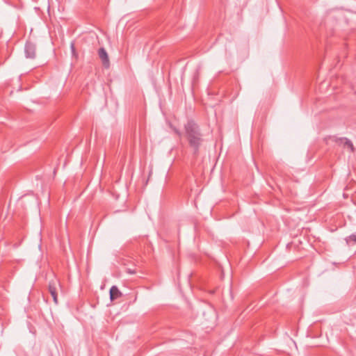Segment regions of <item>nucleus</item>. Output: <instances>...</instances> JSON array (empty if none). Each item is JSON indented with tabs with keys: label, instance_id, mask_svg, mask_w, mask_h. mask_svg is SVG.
<instances>
[{
	"label": "nucleus",
	"instance_id": "nucleus-2",
	"mask_svg": "<svg viewBox=\"0 0 356 356\" xmlns=\"http://www.w3.org/2000/svg\"><path fill=\"white\" fill-rule=\"evenodd\" d=\"M60 287V281L58 278L54 277L49 282L48 289L49 292L53 298V300L56 305H58V288Z\"/></svg>",
	"mask_w": 356,
	"mask_h": 356
},
{
	"label": "nucleus",
	"instance_id": "nucleus-5",
	"mask_svg": "<svg viewBox=\"0 0 356 356\" xmlns=\"http://www.w3.org/2000/svg\"><path fill=\"white\" fill-rule=\"evenodd\" d=\"M110 300L113 301L122 296V292L118 289L116 286H112L110 289Z\"/></svg>",
	"mask_w": 356,
	"mask_h": 356
},
{
	"label": "nucleus",
	"instance_id": "nucleus-10",
	"mask_svg": "<svg viewBox=\"0 0 356 356\" xmlns=\"http://www.w3.org/2000/svg\"><path fill=\"white\" fill-rule=\"evenodd\" d=\"M175 133L179 136H181V133L177 130V129H175Z\"/></svg>",
	"mask_w": 356,
	"mask_h": 356
},
{
	"label": "nucleus",
	"instance_id": "nucleus-8",
	"mask_svg": "<svg viewBox=\"0 0 356 356\" xmlns=\"http://www.w3.org/2000/svg\"><path fill=\"white\" fill-rule=\"evenodd\" d=\"M126 272L129 274L133 275L136 273V270L135 269L126 268Z\"/></svg>",
	"mask_w": 356,
	"mask_h": 356
},
{
	"label": "nucleus",
	"instance_id": "nucleus-7",
	"mask_svg": "<svg viewBox=\"0 0 356 356\" xmlns=\"http://www.w3.org/2000/svg\"><path fill=\"white\" fill-rule=\"evenodd\" d=\"M346 245L352 246L356 244V232L345 238Z\"/></svg>",
	"mask_w": 356,
	"mask_h": 356
},
{
	"label": "nucleus",
	"instance_id": "nucleus-6",
	"mask_svg": "<svg viewBox=\"0 0 356 356\" xmlns=\"http://www.w3.org/2000/svg\"><path fill=\"white\" fill-rule=\"evenodd\" d=\"M339 144L343 145L344 147H347L350 149L352 152H354L355 147L353 143L346 138H339L337 141Z\"/></svg>",
	"mask_w": 356,
	"mask_h": 356
},
{
	"label": "nucleus",
	"instance_id": "nucleus-9",
	"mask_svg": "<svg viewBox=\"0 0 356 356\" xmlns=\"http://www.w3.org/2000/svg\"><path fill=\"white\" fill-rule=\"evenodd\" d=\"M71 49H72V53L75 52V47H74V42L71 43Z\"/></svg>",
	"mask_w": 356,
	"mask_h": 356
},
{
	"label": "nucleus",
	"instance_id": "nucleus-3",
	"mask_svg": "<svg viewBox=\"0 0 356 356\" xmlns=\"http://www.w3.org/2000/svg\"><path fill=\"white\" fill-rule=\"evenodd\" d=\"M98 55L102 62V65L108 68L110 66V61L108 54L104 47H102L98 51Z\"/></svg>",
	"mask_w": 356,
	"mask_h": 356
},
{
	"label": "nucleus",
	"instance_id": "nucleus-4",
	"mask_svg": "<svg viewBox=\"0 0 356 356\" xmlns=\"http://www.w3.org/2000/svg\"><path fill=\"white\" fill-rule=\"evenodd\" d=\"M26 56L29 58H34L35 56V47L31 42H26L25 45Z\"/></svg>",
	"mask_w": 356,
	"mask_h": 356
},
{
	"label": "nucleus",
	"instance_id": "nucleus-1",
	"mask_svg": "<svg viewBox=\"0 0 356 356\" xmlns=\"http://www.w3.org/2000/svg\"><path fill=\"white\" fill-rule=\"evenodd\" d=\"M184 136L189 147L193 149V154L197 156L204 141L203 134L197 124L193 120L188 121L184 125Z\"/></svg>",
	"mask_w": 356,
	"mask_h": 356
}]
</instances>
